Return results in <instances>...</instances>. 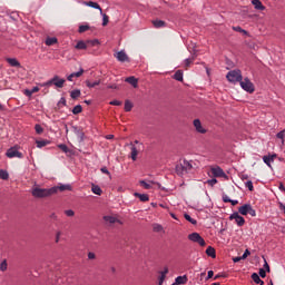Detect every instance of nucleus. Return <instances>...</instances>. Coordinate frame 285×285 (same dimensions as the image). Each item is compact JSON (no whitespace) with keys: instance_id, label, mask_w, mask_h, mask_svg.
I'll return each instance as SVG.
<instances>
[{"instance_id":"1","label":"nucleus","mask_w":285,"mask_h":285,"mask_svg":"<svg viewBox=\"0 0 285 285\" xmlns=\"http://www.w3.org/2000/svg\"><path fill=\"white\" fill-rule=\"evenodd\" d=\"M56 193L57 187H51L49 189L36 187L32 190V196L37 197L38 199H42L43 197H50L51 195H56Z\"/></svg>"},{"instance_id":"2","label":"nucleus","mask_w":285,"mask_h":285,"mask_svg":"<svg viewBox=\"0 0 285 285\" xmlns=\"http://www.w3.org/2000/svg\"><path fill=\"white\" fill-rule=\"evenodd\" d=\"M190 170H193V164L186 159L176 165L177 175H184L185 173H190Z\"/></svg>"},{"instance_id":"3","label":"nucleus","mask_w":285,"mask_h":285,"mask_svg":"<svg viewBox=\"0 0 285 285\" xmlns=\"http://www.w3.org/2000/svg\"><path fill=\"white\" fill-rule=\"evenodd\" d=\"M226 78H227V81H230V83H239L244 77L242 76V70L235 69V70L228 71Z\"/></svg>"},{"instance_id":"4","label":"nucleus","mask_w":285,"mask_h":285,"mask_svg":"<svg viewBox=\"0 0 285 285\" xmlns=\"http://www.w3.org/2000/svg\"><path fill=\"white\" fill-rule=\"evenodd\" d=\"M6 157L9 159H14V157L18 159H23V153L19 151V146H13L7 150Z\"/></svg>"},{"instance_id":"5","label":"nucleus","mask_w":285,"mask_h":285,"mask_svg":"<svg viewBox=\"0 0 285 285\" xmlns=\"http://www.w3.org/2000/svg\"><path fill=\"white\" fill-rule=\"evenodd\" d=\"M239 83H240V88H243L245 92H249V95H253V92H255V85L250 81V79L242 78Z\"/></svg>"},{"instance_id":"6","label":"nucleus","mask_w":285,"mask_h":285,"mask_svg":"<svg viewBox=\"0 0 285 285\" xmlns=\"http://www.w3.org/2000/svg\"><path fill=\"white\" fill-rule=\"evenodd\" d=\"M240 215H250V217H256L257 212L253 208L250 204H245L238 208Z\"/></svg>"},{"instance_id":"7","label":"nucleus","mask_w":285,"mask_h":285,"mask_svg":"<svg viewBox=\"0 0 285 285\" xmlns=\"http://www.w3.org/2000/svg\"><path fill=\"white\" fill-rule=\"evenodd\" d=\"M66 79L59 78V76H53L49 81L45 82L42 86H56V88H63Z\"/></svg>"},{"instance_id":"8","label":"nucleus","mask_w":285,"mask_h":285,"mask_svg":"<svg viewBox=\"0 0 285 285\" xmlns=\"http://www.w3.org/2000/svg\"><path fill=\"white\" fill-rule=\"evenodd\" d=\"M188 239H189V242H194V244H199L200 246H206V240L197 232L189 234Z\"/></svg>"},{"instance_id":"9","label":"nucleus","mask_w":285,"mask_h":285,"mask_svg":"<svg viewBox=\"0 0 285 285\" xmlns=\"http://www.w3.org/2000/svg\"><path fill=\"white\" fill-rule=\"evenodd\" d=\"M212 175L214 177H222L223 179H228V175H226V171L222 169L219 166L210 167Z\"/></svg>"},{"instance_id":"10","label":"nucleus","mask_w":285,"mask_h":285,"mask_svg":"<svg viewBox=\"0 0 285 285\" xmlns=\"http://www.w3.org/2000/svg\"><path fill=\"white\" fill-rule=\"evenodd\" d=\"M233 219L236 222L237 226H239V227H242V226H244V224H246V219L244 218V216L239 215V212H234L229 216V220L233 222Z\"/></svg>"},{"instance_id":"11","label":"nucleus","mask_w":285,"mask_h":285,"mask_svg":"<svg viewBox=\"0 0 285 285\" xmlns=\"http://www.w3.org/2000/svg\"><path fill=\"white\" fill-rule=\"evenodd\" d=\"M116 59L118 61H120L121 63L126 62V61H129V58H128V55L126 53V51L121 50V51H118L116 55H115Z\"/></svg>"},{"instance_id":"12","label":"nucleus","mask_w":285,"mask_h":285,"mask_svg":"<svg viewBox=\"0 0 285 285\" xmlns=\"http://www.w3.org/2000/svg\"><path fill=\"white\" fill-rule=\"evenodd\" d=\"M276 158H277V154L267 155V156H263V161L264 164H266V166H268V168H271V165L273 164V161H275Z\"/></svg>"},{"instance_id":"13","label":"nucleus","mask_w":285,"mask_h":285,"mask_svg":"<svg viewBox=\"0 0 285 285\" xmlns=\"http://www.w3.org/2000/svg\"><path fill=\"white\" fill-rule=\"evenodd\" d=\"M6 61L11 68H21V62L17 58H7Z\"/></svg>"},{"instance_id":"14","label":"nucleus","mask_w":285,"mask_h":285,"mask_svg":"<svg viewBox=\"0 0 285 285\" xmlns=\"http://www.w3.org/2000/svg\"><path fill=\"white\" fill-rule=\"evenodd\" d=\"M194 126L197 130V132H200L202 135L206 134V129L202 126V121L199 119L194 120Z\"/></svg>"},{"instance_id":"15","label":"nucleus","mask_w":285,"mask_h":285,"mask_svg":"<svg viewBox=\"0 0 285 285\" xmlns=\"http://www.w3.org/2000/svg\"><path fill=\"white\" fill-rule=\"evenodd\" d=\"M125 81L127 83H130V86H132L134 88H137L138 83H139V80L137 78H135V76H130V77H127L125 79Z\"/></svg>"},{"instance_id":"16","label":"nucleus","mask_w":285,"mask_h":285,"mask_svg":"<svg viewBox=\"0 0 285 285\" xmlns=\"http://www.w3.org/2000/svg\"><path fill=\"white\" fill-rule=\"evenodd\" d=\"M188 283V276L183 275V276H177L175 279L176 285H181V284H187Z\"/></svg>"},{"instance_id":"17","label":"nucleus","mask_w":285,"mask_h":285,"mask_svg":"<svg viewBox=\"0 0 285 285\" xmlns=\"http://www.w3.org/2000/svg\"><path fill=\"white\" fill-rule=\"evenodd\" d=\"M76 50H88V42L80 40L75 46Z\"/></svg>"},{"instance_id":"18","label":"nucleus","mask_w":285,"mask_h":285,"mask_svg":"<svg viewBox=\"0 0 285 285\" xmlns=\"http://www.w3.org/2000/svg\"><path fill=\"white\" fill-rule=\"evenodd\" d=\"M85 3H86V6H88L89 8H95V10H99V11H100V14L104 13V10L101 9V6H99V3L92 2V1L85 2Z\"/></svg>"},{"instance_id":"19","label":"nucleus","mask_w":285,"mask_h":285,"mask_svg":"<svg viewBox=\"0 0 285 285\" xmlns=\"http://www.w3.org/2000/svg\"><path fill=\"white\" fill-rule=\"evenodd\" d=\"M82 75H83V68H80L78 72H72V73H70V75L67 77V79H68L69 81H72V79H75V77L79 78V77H81Z\"/></svg>"},{"instance_id":"20","label":"nucleus","mask_w":285,"mask_h":285,"mask_svg":"<svg viewBox=\"0 0 285 285\" xmlns=\"http://www.w3.org/2000/svg\"><path fill=\"white\" fill-rule=\"evenodd\" d=\"M58 148L62 150L66 155H72V149L68 148V145L66 144H60L58 145Z\"/></svg>"},{"instance_id":"21","label":"nucleus","mask_w":285,"mask_h":285,"mask_svg":"<svg viewBox=\"0 0 285 285\" xmlns=\"http://www.w3.org/2000/svg\"><path fill=\"white\" fill-rule=\"evenodd\" d=\"M206 255L208 257H212L213 259H215V257H217V254H216L215 248L213 246L207 247Z\"/></svg>"},{"instance_id":"22","label":"nucleus","mask_w":285,"mask_h":285,"mask_svg":"<svg viewBox=\"0 0 285 285\" xmlns=\"http://www.w3.org/2000/svg\"><path fill=\"white\" fill-rule=\"evenodd\" d=\"M104 219L107 222V224H117V222L121 224V222H119V219H117L115 216H105Z\"/></svg>"},{"instance_id":"23","label":"nucleus","mask_w":285,"mask_h":285,"mask_svg":"<svg viewBox=\"0 0 285 285\" xmlns=\"http://www.w3.org/2000/svg\"><path fill=\"white\" fill-rule=\"evenodd\" d=\"M166 275H168V267H164V271L160 272L159 285L164 284V281L166 279Z\"/></svg>"},{"instance_id":"24","label":"nucleus","mask_w":285,"mask_h":285,"mask_svg":"<svg viewBox=\"0 0 285 285\" xmlns=\"http://www.w3.org/2000/svg\"><path fill=\"white\" fill-rule=\"evenodd\" d=\"M57 37H48L45 41L46 46H55V43H58Z\"/></svg>"},{"instance_id":"25","label":"nucleus","mask_w":285,"mask_h":285,"mask_svg":"<svg viewBox=\"0 0 285 285\" xmlns=\"http://www.w3.org/2000/svg\"><path fill=\"white\" fill-rule=\"evenodd\" d=\"M154 28H166V21L164 20H153Z\"/></svg>"},{"instance_id":"26","label":"nucleus","mask_w":285,"mask_h":285,"mask_svg":"<svg viewBox=\"0 0 285 285\" xmlns=\"http://www.w3.org/2000/svg\"><path fill=\"white\" fill-rule=\"evenodd\" d=\"M135 197H138V199H140V202H149L150 200V197L148 196V194L135 193Z\"/></svg>"},{"instance_id":"27","label":"nucleus","mask_w":285,"mask_h":285,"mask_svg":"<svg viewBox=\"0 0 285 285\" xmlns=\"http://www.w3.org/2000/svg\"><path fill=\"white\" fill-rule=\"evenodd\" d=\"M252 3L253 6H255L256 10H266V7H264V4H262V1L259 0H253Z\"/></svg>"},{"instance_id":"28","label":"nucleus","mask_w":285,"mask_h":285,"mask_svg":"<svg viewBox=\"0 0 285 285\" xmlns=\"http://www.w3.org/2000/svg\"><path fill=\"white\" fill-rule=\"evenodd\" d=\"M252 279L253 282H255V284L264 285V281L259 278V275L257 273L252 274Z\"/></svg>"},{"instance_id":"29","label":"nucleus","mask_w":285,"mask_h":285,"mask_svg":"<svg viewBox=\"0 0 285 285\" xmlns=\"http://www.w3.org/2000/svg\"><path fill=\"white\" fill-rule=\"evenodd\" d=\"M174 79L176 81H184V72L181 70H177L175 73H174Z\"/></svg>"},{"instance_id":"30","label":"nucleus","mask_w":285,"mask_h":285,"mask_svg":"<svg viewBox=\"0 0 285 285\" xmlns=\"http://www.w3.org/2000/svg\"><path fill=\"white\" fill-rule=\"evenodd\" d=\"M139 155V150L135 145L131 146V159L132 161H137V156Z\"/></svg>"},{"instance_id":"31","label":"nucleus","mask_w":285,"mask_h":285,"mask_svg":"<svg viewBox=\"0 0 285 285\" xmlns=\"http://www.w3.org/2000/svg\"><path fill=\"white\" fill-rule=\"evenodd\" d=\"M70 97L71 99H78L81 97V90L79 89H73L72 91H70Z\"/></svg>"},{"instance_id":"32","label":"nucleus","mask_w":285,"mask_h":285,"mask_svg":"<svg viewBox=\"0 0 285 285\" xmlns=\"http://www.w3.org/2000/svg\"><path fill=\"white\" fill-rule=\"evenodd\" d=\"M86 86H87V88H95V87H97V86H99V83H101V81L100 80H96V81H90V80H86Z\"/></svg>"},{"instance_id":"33","label":"nucleus","mask_w":285,"mask_h":285,"mask_svg":"<svg viewBox=\"0 0 285 285\" xmlns=\"http://www.w3.org/2000/svg\"><path fill=\"white\" fill-rule=\"evenodd\" d=\"M91 193H94V195H101L104 190H101V187H99V185H92Z\"/></svg>"},{"instance_id":"34","label":"nucleus","mask_w":285,"mask_h":285,"mask_svg":"<svg viewBox=\"0 0 285 285\" xmlns=\"http://www.w3.org/2000/svg\"><path fill=\"white\" fill-rule=\"evenodd\" d=\"M57 188V191L60 190V193H63V190H72V186L70 185H60Z\"/></svg>"},{"instance_id":"35","label":"nucleus","mask_w":285,"mask_h":285,"mask_svg":"<svg viewBox=\"0 0 285 285\" xmlns=\"http://www.w3.org/2000/svg\"><path fill=\"white\" fill-rule=\"evenodd\" d=\"M81 112H83V107H81V105H77L73 107L72 115H79Z\"/></svg>"},{"instance_id":"36","label":"nucleus","mask_w":285,"mask_h":285,"mask_svg":"<svg viewBox=\"0 0 285 285\" xmlns=\"http://www.w3.org/2000/svg\"><path fill=\"white\" fill-rule=\"evenodd\" d=\"M184 217L187 222H189V224H193V226H197V219L190 217V215L188 214H185Z\"/></svg>"},{"instance_id":"37","label":"nucleus","mask_w":285,"mask_h":285,"mask_svg":"<svg viewBox=\"0 0 285 285\" xmlns=\"http://www.w3.org/2000/svg\"><path fill=\"white\" fill-rule=\"evenodd\" d=\"M153 230H154V233H161V232H164V226H161L160 224H154Z\"/></svg>"},{"instance_id":"38","label":"nucleus","mask_w":285,"mask_h":285,"mask_svg":"<svg viewBox=\"0 0 285 285\" xmlns=\"http://www.w3.org/2000/svg\"><path fill=\"white\" fill-rule=\"evenodd\" d=\"M10 175L8 174V171L6 169H0V179H9Z\"/></svg>"},{"instance_id":"39","label":"nucleus","mask_w":285,"mask_h":285,"mask_svg":"<svg viewBox=\"0 0 285 285\" xmlns=\"http://www.w3.org/2000/svg\"><path fill=\"white\" fill-rule=\"evenodd\" d=\"M132 104L130 102V100H126L125 101V112H130V110H132Z\"/></svg>"},{"instance_id":"40","label":"nucleus","mask_w":285,"mask_h":285,"mask_svg":"<svg viewBox=\"0 0 285 285\" xmlns=\"http://www.w3.org/2000/svg\"><path fill=\"white\" fill-rule=\"evenodd\" d=\"M88 30H90V26L88 24H81L78 29V32L83 33V32H88Z\"/></svg>"},{"instance_id":"41","label":"nucleus","mask_w":285,"mask_h":285,"mask_svg":"<svg viewBox=\"0 0 285 285\" xmlns=\"http://www.w3.org/2000/svg\"><path fill=\"white\" fill-rule=\"evenodd\" d=\"M139 184L142 186V188H145V190H150L153 188V186L146 183V180H140Z\"/></svg>"},{"instance_id":"42","label":"nucleus","mask_w":285,"mask_h":285,"mask_svg":"<svg viewBox=\"0 0 285 285\" xmlns=\"http://www.w3.org/2000/svg\"><path fill=\"white\" fill-rule=\"evenodd\" d=\"M36 144H37V148H43V147L48 146L47 140H38V141H36Z\"/></svg>"},{"instance_id":"43","label":"nucleus","mask_w":285,"mask_h":285,"mask_svg":"<svg viewBox=\"0 0 285 285\" xmlns=\"http://www.w3.org/2000/svg\"><path fill=\"white\" fill-rule=\"evenodd\" d=\"M246 188H248V190H250V193H253L255 190V187L253 186V181L252 180H247L245 183Z\"/></svg>"},{"instance_id":"44","label":"nucleus","mask_w":285,"mask_h":285,"mask_svg":"<svg viewBox=\"0 0 285 285\" xmlns=\"http://www.w3.org/2000/svg\"><path fill=\"white\" fill-rule=\"evenodd\" d=\"M277 139L282 140V144H284V137H285V129L276 134Z\"/></svg>"},{"instance_id":"45","label":"nucleus","mask_w":285,"mask_h":285,"mask_svg":"<svg viewBox=\"0 0 285 285\" xmlns=\"http://www.w3.org/2000/svg\"><path fill=\"white\" fill-rule=\"evenodd\" d=\"M67 105V101H66V98H60V100L58 101V108H63L66 107Z\"/></svg>"},{"instance_id":"46","label":"nucleus","mask_w":285,"mask_h":285,"mask_svg":"<svg viewBox=\"0 0 285 285\" xmlns=\"http://www.w3.org/2000/svg\"><path fill=\"white\" fill-rule=\"evenodd\" d=\"M87 46H91V47L99 46V41L97 39L88 40Z\"/></svg>"},{"instance_id":"47","label":"nucleus","mask_w":285,"mask_h":285,"mask_svg":"<svg viewBox=\"0 0 285 285\" xmlns=\"http://www.w3.org/2000/svg\"><path fill=\"white\" fill-rule=\"evenodd\" d=\"M233 30L235 32H243V35H247L248 32L244 29H242V27L237 26V27H233Z\"/></svg>"},{"instance_id":"48","label":"nucleus","mask_w":285,"mask_h":285,"mask_svg":"<svg viewBox=\"0 0 285 285\" xmlns=\"http://www.w3.org/2000/svg\"><path fill=\"white\" fill-rule=\"evenodd\" d=\"M108 21H109V17H108V14H106V13H104L102 14V26H108Z\"/></svg>"},{"instance_id":"49","label":"nucleus","mask_w":285,"mask_h":285,"mask_svg":"<svg viewBox=\"0 0 285 285\" xmlns=\"http://www.w3.org/2000/svg\"><path fill=\"white\" fill-rule=\"evenodd\" d=\"M206 184H208V186H210L213 188V186H215V184H217V178H212V179H208L206 181Z\"/></svg>"},{"instance_id":"50","label":"nucleus","mask_w":285,"mask_h":285,"mask_svg":"<svg viewBox=\"0 0 285 285\" xmlns=\"http://www.w3.org/2000/svg\"><path fill=\"white\" fill-rule=\"evenodd\" d=\"M35 130H36L37 135H41V132H43V127H41V125H36Z\"/></svg>"},{"instance_id":"51","label":"nucleus","mask_w":285,"mask_h":285,"mask_svg":"<svg viewBox=\"0 0 285 285\" xmlns=\"http://www.w3.org/2000/svg\"><path fill=\"white\" fill-rule=\"evenodd\" d=\"M0 271H2V272L8 271V262L3 261L0 264Z\"/></svg>"},{"instance_id":"52","label":"nucleus","mask_w":285,"mask_h":285,"mask_svg":"<svg viewBox=\"0 0 285 285\" xmlns=\"http://www.w3.org/2000/svg\"><path fill=\"white\" fill-rule=\"evenodd\" d=\"M100 171L104 174V175H108V177H110V171L108 170V167H101L100 168Z\"/></svg>"},{"instance_id":"53","label":"nucleus","mask_w":285,"mask_h":285,"mask_svg":"<svg viewBox=\"0 0 285 285\" xmlns=\"http://www.w3.org/2000/svg\"><path fill=\"white\" fill-rule=\"evenodd\" d=\"M65 214L67 215V217H75V210L72 209L66 210Z\"/></svg>"},{"instance_id":"54","label":"nucleus","mask_w":285,"mask_h":285,"mask_svg":"<svg viewBox=\"0 0 285 285\" xmlns=\"http://www.w3.org/2000/svg\"><path fill=\"white\" fill-rule=\"evenodd\" d=\"M223 202L224 204H230V198L228 197V195L226 194L223 195Z\"/></svg>"},{"instance_id":"55","label":"nucleus","mask_w":285,"mask_h":285,"mask_svg":"<svg viewBox=\"0 0 285 285\" xmlns=\"http://www.w3.org/2000/svg\"><path fill=\"white\" fill-rule=\"evenodd\" d=\"M258 275H259L258 277H263V278L266 277V269L261 268L258 272Z\"/></svg>"},{"instance_id":"56","label":"nucleus","mask_w":285,"mask_h":285,"mask_svg":"<svg viewBox=\"0 0 285 285\" xmlns=\"http://www.w3.org/2000/svg\"><path fill=\"white\" fill-rule=\"evenodd\" d=\"M109 104H110V106H121V101H119V100H112Z\"/></svg>"},{"instance_id":"57","label":"nucleus","mask_w":285,"mask_h":285,"mask_svg":"<svg viewBox=\"0 0 285 285\" xmlns=\"http://www.w3.org/2000/svg\"><path fill=\"white\" fill-rule=\"evenodd\" d=\"M24 95L26 97H32V89H26Z\"/></svg>"},{"instance_id":"58","label":"nucleus","mask_w":285,"mask_h":285,"mask_svg":"<svg viewBox=\"0 0 285 285\" xmlns=\"http://www.w3.org/2000/svg\"><path fill=\"white\" fill-rule=\"evenodd\" d=\"M248 255H250V250L246 249L243 254L242 259H246V257H248Z\"/></svg>"},{"instance_id":"59","label":"nucleus","mask_w":285,"mask_h":285,"mask_svg":"<svg viewBox=\"0 0 285 285\" xmlns=\"http://www.w3.org/2000/svg\"><path fill=\"white\" fill-rule=\"evenodd\" d=\"M213 275H215V272L208 271V272H207V278H206V279H212Z\"/></svg>"},{"instance_id":"60","label":"nucleus","mask_w":285,"mask_h":285,"mask_svg":"<svg viewBox=\"0 0 285 285\" xmlns=\"http://www.w3.org/2000/svg\"><path fill=\"white\" fill-rule=\"evenodd\" d=\"M190 63H193V60H191L190 58H187V59L185 60V66H186V68H188V66H190Z\"/></svg>"},{"instance_id":"61","label":"nucleus","mask_w":285,"mask_h":285,"mask_svg":"<svg viewBox=\"0 0 285 285\" xmlns=\"http://www.w3.org/2000/svg\"><path fill=\"white\" fill-rule=\"evenodd\" d=\"M240 179H242V181H246V179H248V175L247 174H240Z\"/></svg>"},{"instance_id":"62","label":"nucleus","mask_w":285,"mask_h":285,"mask_svg":"<svg viewBox=\"0 0 285 285\" xmlns=\"http://www.w3.org/2000/svg\"><path fill=\"white\" fill-rule=\"evenodd\" d=\"M95 253H92V252H89L88 253V259H95Z\"/></svg>"},{"instance_id":"63","label":"nucleus","mask_w":285,"mask_h":285,"mask_svg":"<svg viewBox=\"0 0 285 285\" xmlns=\"http://www.w3.org/2000/svg\"><path fill=\"white\" fill-rule=\"evenodd\" d=\"M229 204H232V206H237V204H239V200H233V199H230V200H229Z\"/></svg>"},{"instance_id":"64","label":"nucleus","mask_w":285,"mask_h":285,"mask_svg":"<svg viewBox=\"0 0 285 285\" xmlns=\"http://www.w3.org/2000/svg\"><path fill=\"white\" fill-rule=\"evenodd\" d=\"M219 277H226V275H225V274H217V275L214 277V279H219Z\"/></svg>"}]
</instances>
